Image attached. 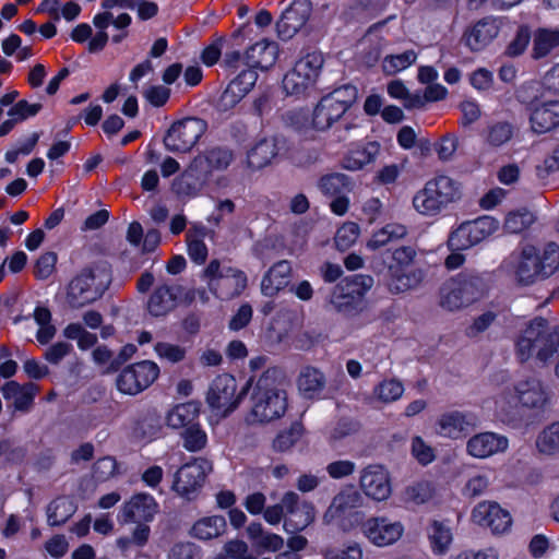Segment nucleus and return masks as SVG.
<instances>
[{
	"mask_svg": "<svg viewBox=\"0 0 559 559\" xmlns=\"http://www.w3.org/2000/svg\"><path fill=\"white\" fill-rule=\"evenodd\" d=\"M536 448L542 454L559 453V423L547 426L536 439Z\"/></svg>",
	"mask_w": 559,
	"mask_h": 559,
	"instance_id": "obj_44",
	"label": "nucleus"
},
{
	"mask_svg": "<svg viewBox=\"0 0 559 559\" xmlns=\"http://www.w3.org/2000/svg\"><path fill=\"white\" fill-rule=\"evenodd\" d=\"M416 59L417 53L412 49L402 53L388 55L382 61V70L388 75H394L411 67Z\"/></svg>",
	"mask_w": 559,
	"mask_h": 559,
	"instance_id": "obj_45",
	"label": "nucleus"
},
{
	"mask_svg": "<svg viewBox=\"0 0 559 559\" xmlns=\"http://www.w3.org/2000/svg\"><path fill=\"white\" fill-rule=\"evenodd\" d=\"M532 130L537 134L551 131L559 126V100H549L533 106L530 115Z\"/></svg>",
	"mask_w": 559,
	"mask_h": 559,
	"instance_id": "obj_28",
	"label": "nucleus"
},
{
	"mask_svg": "<svg viewBox=\"0 0 559 559\" xmlns=\"http://www.w3.org/2000/svg\"><path fill=\"white\" fill-rule=\"evenodd\" d=\"M277 153L275 139H262L248 151L247 167L251 170H260L270 165Z\"/></svg>",
	"mask_w": 559,
	"mask_h": 559,
	"instance_id": "obj_33",
	"label": "nucleus"
},
{
	"mask_svg": "<svg viewBox=\"0 0 559 559\" xmlns=\"http://www.w3.org/2000/svg\"><path fill=\"white\" fill-rule=\"evenodd\" d=\"M311 11L310 0H294L276 23L277 35H296L308 22Z\"/></svg>",
	"mask_w": 559,
	"mask_h": 559,
	"instance_id": "obj_22",
	"label": "nucleus"
},
{
	"mask_svg": "<svg viewBox=\"0 0 559 559\" xmlns=\"http://www.w3.org/2000/svg\"><path fill=\"white\" fill-rule=\"evenodd\" d=\"M302 426L300 424H294L292 427L277 435L273 441V448L276 451H287L290 449L301 437Z\"/></svg>",
	"mask_w": 559,
	"mask_h": 559,
	"instance_id": "obj_54",
	"label": "nucleus"
},
{
	"mask_svg": "<svg viewBox=\"0 0 559 559\" xmlns=\"http://www.w3.org/2000/svg\"><path fill=\"white\" fill-rule=\"evenodd\" d=\"M39 386L33 382L20 384L16 381H8L1 388V393L7 401H13L16 411L28 412Z\"/></svg>",
	"mask_w": 559,
	"mask_h": 559,
	"instance_id": "obj_29",
	"label": "nucleus"
},
{
	"mask_svg": "<svg viewBox=\"0 0 559 559\" xmlns=\"http://www.w3.org/2000/svg\"><path fill=\"white\" fill-rule=\"evenodd\" d=\"M508 447L507 437L495 432H480L468 439L466 452L473 457L486 459L504 452Z\"/></svg>",
	"mask_w": 559,
	"mask_h": 559,
	"instance_id": "obj_26",
	"label": "nucleus"
},
{
	"mask_svg": "<svg viewBox=\"0 0 559 559\" xmlns=\"http://www.w3.org/2000/svg\"><path fill=\"white\" fill-rule=\"evenodd\" d=\"M547 401L546 392L539 380L530 378L518 382L514 394L502 392L496 400L497 409L508 415L519 403L527 408H539Z\"/></svg>",
	"mask_w": 559,
	"mask_h": 559,
	"instance_id": "obj_10",
	"label": "nucleus"
},
{
	"mask_svg": "<svg viewBox=\"0 0 559 559\" xmlns=\"http://www.w3.org/2000/svg\"><path fill=\"white\" fill-rule=\"evenodd\" d=\"M116 468L115 459L110 456L102 457L93 466V477L97 481H105L115 475Z\"/></svg>",
	"mask_w": 559,
	"mask_h": 559,
	"instance_id": "obj_63",
	"label": "nucleus"
},
{
	"mask_svg": "<svg viewBox=\"0 0 559 559\" xmlns=\"http://www.w3.org/2000/svg\"><path fill=\"white\" fill-rule=\"evenodd\" d=\"M404 392L402 382L396 379L381 381L373 389V396L382 403H392L397 401Z\"/></svg>",
	"mask_w": 559,
	"mask_h": 559,
	"instance_id": "obj_47",
	"label": "nucleus"
},
{
	"mask_svg": "<svg viewBox=\"0 0 559 559\" xmlns=\"http://www.w3.org/2000/svg\"><path fill=\"white\" fill-rule=\"evenodd\" d=\"M247 534L257 547L265 550L277 551L284 545L282 536L266 532L259 522L250 523L247 527Z\"/></svg>",
	"mask_w": 559,
	"mask_h": 559,
	"instance_id": "obj_39",
	"label": "nucleus"
},
{
	"mask_svg": "<svg viewBox=\"0 0 559 559\" xmlns=\"http://www.w3.org/2000/svg\"><path fill=\"white\" fill-rule=\"evenodd\" d=\"M498 228L499 222L488 215L464 222L450 234L448 247L455 251L469 249L495 234Z\"/></svg>",
	"mask_w": 559,
	"mask_h": 559,
	"instance_id": "obj_9",
	"label": "nucleus"
},
{
	"mask_svg": "<svg viewBox=\"0 0 559 559\" xmlns=\"http://www.w3.org/2000/svg\"><path fill=\"white\" fill-rule=\"evenodd\" d=\"M285 373L280 368H269L258 379L251 396V412L247 421L266 423L282 417L287 408L284 390Z\"/></svg>",
	"mask_w": 559,
	"mask_h": 559,
	"instance_id": "obj_1",
	"label": "nucleus"
},
{
	"mask_svg": "<svg viewBox=\"0 0 559 559\" xmlns=\"http://www.w3.org/2000/svg\"><path fill=\"white\" fill-rule=\"evenodd\" d=\"M284 507H286V516L284 528L287 533H297L308 527L316 518V511L312 503L301 501L294 491L284 495Z\"/></svg>",
	"mask_w": 559,
	"mask_h": 559,
	"instance_id": "obj_17",
	"label": "nucleus"
},
{
	"mask_svg": "<svg viewBox=\"0 0 559 559\" xmlns=\"http://www.w3.org/2000/svg\"><path fill=\"white\" fill-rule=\"evenodd\" d=\"M514 135V126L508 121H496L485 130V143L493 148H498L509 143Z\"/></svg>",
	"mask_w": 559,
	"mask_h": 559,
	"instance_id": "obj_42",
	"label": "nucleus"
},
{
	"mask_svg": "<svg viewBox=\"0 0 559 559\" xmlns=\"http://www.w3.org/2000/svg\"><path fill=\"white\" fill-rule=\"evenodd\" d=\"M559 53V37H533L531 57L539 60Z\"/></svg>",
	"mask_w": 559,
	"mask_h": 559,
	"instance_id": "obj_51",
	"label": "nucleus"
},
{
	"mask_svg": "<svg viewBox=\"0 0 559 559\" xmlns=\"http://www.w3.org/2000/svg\"><path fill=\"white\" fill-rule=\"evenodd\" d=\"M158 511V503L153 496L140 492L124 502L119 514L123 523H146L153 521Z\"/></svg>",
	"mask_w": 559,
	"mask_h": 559,
	"instance_id": "obj_21",
	"label": "nucleus"
},
{
	"mask_svg": "<svg viewBox=\"0 0 559 559\" xmlns=\"http://www.w3.org/2000/svg\"><path fill=\"white\" fill-rule=\"evenodd\" d=\"M111 281L106 263H94L83 267L68 284L67 302L79 309L99 299Z\"/></svg>",
	"mask_w": 559,
	"mask_h": 559,
	"instance_id": "obj_3",
	"label": "nucleus"
},
{
	"mask_svg": "<svg viewBox=\"0 0 559 559\" xmlns=\"http://www.w3.org/2000/svg\"><path fill=\"white\" fill-rule=\"evenodd\" d=\"M475 426V418L469 413L450 411L441 414L436 423V432L444 438L461 439Z\"/></svg>",
	"mask_w": 559,
	"mask_h": 559,
	"instance_id": "obj_23",
	"label": "nucleus"
},
{
	"mask_svg": "<svg viewBox=\"0 0 559 559\" xmlns=\"http://www.w3.org/2000/svg\"><path fill=\"white\" fill-rule=\"evenodd\" d=\"M72 350V344L64 341H60L46 348L44 353V358L51 365H58Z\"/></svg>",
	"mask_w": 559,
	"mask_h": 559,
	"instance_id": "obj_62",
	"label": "nucleus"
},
{
	"mask_svg": "<svg viewBox=\"0 0 559 559\" xmlns=\"http://www.w3.org/2000/svg\"><path fill=\"white\" fill-rule=\"evenodd\" d=\"M432 497V488L429 483L421 481L412 485L405 490V498L407 501L415 504L427 502Z\"/></svg>",
	"mask_w": 559,
	"mask_h": 559,
	"instance_id": "obj_58",
	"label": "nucleus"
},
{
	"mask_svg": "<svg viewBox=\"0 0 559 559\" xmlns=\"http://www.w3.org/2000/svg\"><path fill=\"white\" fill-rule=\"evenodd\" d=\"M353 186L352 178L341 173L322 176L318 182L319 190L329 198L349 193L353 190Z\"/></svg>",
	"mask_w": 559,
	"mask_h": 559,
	"instance_id": "obj_38",
	"label": "nucleus"
},
{
	"mask_svg": "<svg viewBox=\"0 0 559 559\" xmlns=\"http://www.w3.org/2000/svg\"><path fill=\"white\" fill-rule=\"evenodd\" d=\"M205 229H189L187 233V246H188V254L190 259L201 264L205 262L207 258V247L204 242Z\"/></svg>",
	"mask_w": 559,
	"mask_h": 559,
	"instance_id": "obj_43",
	"label": "nucleus"
},
{
	"mask_svg": "<svg viewBox=\"0 0 559 559\" xmlns=\"http://www.w3.org/2000/svg\"><path fill=\"white\" fill-rule=\"evenodd\" d=\"M345 111L341 109V106L336 100L331 98H326L325 96L321 98L313 110L312 115V124L319 131H324L329 129L335 121H337Z\"/></svg>",
	"mask_w": 559,
	"mask_h": 559,
	"instance_id": "obj_34",
	"label": "nucleus"
},
{
	"mask_svg": "<svg viewBox=\"0 0 559 559\" xmlns=\"http://www.w3.org/2000/svg\"><path fill=\"white\" fill-rule=\"evenodd\" d=\"M360 488L366 496L377 501H383L391 495L388 472L381 465H369L361 471Z\"/></svg>",
	"mask_w": 559,
	"mask_h": 559,
	"instance_id": "obj_25",
	"label": "nucleus"
},
{
	"mask_svg": "<svg viewBox=\"0 0 559 559\" xmlns=\"http://www.w3.org/2000/svg\"><path fill=\"white\" fill-rule=\"evenodd\" d=\"M234 152L225 146H215L205 150L197 155L188 168L176 179L174 187L179 194H191L195 185L189 182L193 179L198 183H204L213 171H222L228 168L233 163Z\"/></svg>",
	"mask_w": 559,
	"mask_h": 559,
	"instance_id": "obj_4",
	"label": "nucleus"
},
{
	"mask_svg": "<svg viewBox=\"0 0 559 559\" xmlns=\"http://www.w3.org/2000/svg\"><path fill=\"white\" fill-rule=\"evenodd\" d=\"M463 198L462 183L447 175L427 180L412 198L414 211L423 217L436 218Z\"/></svg>",
	"mask_w": 559,
	"mask_h": 559,
	"instance_id": "obj_2",
	"label": "nucleus"
},
{
	"mask_svg": "<svg viewBox=\"0 0 559 559\" xmlns=\"http://www.w3.org/2000/svg\"><path fill=\"white\" fill-rule=\"evenodd\" d=\"M226 520L222 515H213L200 519L194 523L191 535L201 540L216 538L225 533Z\"/></svg>",
	"mask_w": 559,
	"mask_h": 559,
	"instance_id": "obj_37",
	"label": "nucleus"
},
{
	"mask_svg": "<svg viewBox=\"0 0 559 559\" xmlns=\"http://www.w3.org/2000/svg\"><path fill=\"white\" fill-rule=\"evenodd\" d=\"M429 539L433 552L444 554L452 542V533L449 527L435 521L430 526Z\"/></svg>",
	"mask_w": 559,
	"mask_h": 559,
	"instance_id": "obj_48",
	"label": "nucleus"
},
{
	"mask_svg": "<svg viewBox=\"0 0 559 559\" xmlns=\"http://www.w3.org/2000/svg\"><path fill=\"white\" fill-rule=\"evenodd\" d=\"M361 531L371 544L384 547L399 540L404 527L386 518H369L361 524Z\"/></svg>",
	"mask_w": 559,
	"mask_h": 559,
	"instance_id": "obj_19",
	"label": "nucleus"
},
{
	"mask_svg": "<svg viewBox=\"0 0 559 559\" xmlns=\"http://www.w3.org/2000/svg\"><path fill=\"white\" fill-rule=\"evenodd\" d=\"M209 292L221 300H230L240 296L248 285L247 274L230 265L227 261L213 259L201 273Z\"/></svg>",
	"mask_w": 559,
	"mask_h": 559,
	"instance_id": "obj_6",
	"label": "nucleus"
},
{
	"mask_svg": "<svg viewBox=\"0 0 559 559\" xmlns=\"http://www.w3.org/2000/svg\"><path fill=\"white\" fill-rule=\"evenodd\" d=\"M250 385L251 381H248L237 394V381L235 377L229 373L218 374L210 384L206 402L211 408L227 415L239 405Z\"/></svg>",
	"mask_w": 559,
	"mask_h": 559,
	"instance_id": "obj_11",
	"label": "nucleus"
},
{
	"mask_svg": "<svg viewBox=\"0 0 559 559\" xmlns=\"http://www.w3.org/2000/svg\"><path fill=\"white\" fill-rule=\"evenodd\" d=\"M512 266L516 280L528 285L542 277L538 266V251L534 246H524L519 253H512L507 261Z\"/></svg>",
	"mask_w": 559,
	"mask_h": 559,
	"instance_id": "obj_20",
	"label": "nucleus"
},
{
	"mask_svg": "<svg viewBox=\"0 0 559 559\" xmlns=\"http://www.w3.org/2000/svg\"><path fill=\"white\" fill-rule=\"evenodd\" d=\"M359 236V226L354 222L344 223L335 234V246L338 250L349 249Z\"/></svg>",
	"mask_w": 559,
	"mask_h": 559,
	"instance_id": "obj_52",
	"label": "nucleus"
},
{
	"mask_svg": "<svg viewBox=\"0 0 559 559\" xmlns=\"http://www.w3.org/2000/svg\"><path fill=\"white\" fill-rule=\"evenodd\" d=\"M58 261L57 253L48 251L43 253L36 261L34 267V275L38 280H47L56 271V264Z\"/></svg>",
	"mask_w": 559,
	"mask_h": 559,
	"instance_id": "obj_55",
	"label": "nucleus"
},
{
	"mask_svg": "<svg viewBox=\"0 0 559 559\" xmlns=\"http://www.w3.org/2000/svg\"><path fill=\"white\" fill-rule=\"evenodd\" d=\"M200 415V403L189 401L173 407L166 416L167 426L173 429L188 428L195 425L194 421Z\"/></svg>",
	"mask_w": 559,
	"mask_h": 559,
	"instance_id": "obj_35",
	"label": "nucleus"
},
{
	"mask_svg": "<svg viewBox=\"0 0 559 559\" xmlns=\"http://www.w3.org/2000/svg\"><path fill=\"white\" fill-rule=\"evenodd\" d=\"M336 100L343 111H347L357 97V91L352 85H344L325 96Z\"/></svg>",
	"mask_w": 559,
	"mask_h": 559,
	"instance_id": "obj_61",
	"label": "nucleus"
},
{
	"mask_svg": "<svg viewBox=\"0 0 559 559\" xmlns=\"http://www.w3.org/2000/svg\"><path fill=\"white\" fill-rule=\"evenodd\" d=\"M325 382L324 374L318 368L307 366L301 369L297 378V388L302 397L313 400L320 396Z\"/></svg>",
	"mask_w": 559,
	"mask_h": 559,
	"instance_id": "obj_32",
	"label": "nucleus"
},
{
	"mask_svg": "<svg viewBox=\"0 0 559 559\" xmlns=\"http://www.w3.org/2000/svg\"><path fill=\"white\" fill-rule=\"evenodd\" d=\"M155 352L159 358L173 364L179 362L186 357V349L183 347L167 342H158L155 345Z\"/></svg>",
	"mask_w": 559,
	"mask_h": 559,
	"instance_id": "obj_57",
	"label": "nucleus"
},
{
	"mask_svg": "<svg viewBox=\"0 0 559 559\" xmlns=\"http://www.w3.org/2000/svg\"><path fill=\"white\" fill-rule=\"evenodd\" d=\"M183 448L190 452H198L207 443L206 432L199 424L191 425L181 432Z\"/></svg>",
	"mask_w": 559,
	"mask_h": 559,
	"instance_id": "obj_50",
	"label": "nucleus"
},
{
	"mask_svg": "<svg viewBox=\"0 0 559 559\" xmlns=\"http://www.w3.org/2000/svg\"><path fill=\"white\" fill-rule=\"evenodd\" d=\"M538 266L542 277H549L559 269V246L547 243L542 253H538Z\"/></svg>",
	"mask_w": 559,
	"mask_h": 559,
	"instance_id": "obj_46",
	"label": "nucleus"
},
{
	"mask_svg": "<svg viewBox=\"0 0 559 559\" xmlns=\"http://www.w3.org/2000/svg\"><path fill=\"white\" fill-rule=\"evenodd\" d=\"M317 81L311 75L292 68L283 78V88L288 95L300 96L314 87Z\"/></svg>",
	"mask_w": 559,
	"mask_h": 559,
	"instance_id": "obj_41",
	"label": "nucleus"
},
{
	"mask_svg": "<svg viewBox=\"0 0 559 559\" xmlns=\"http://www.w3.org/2000/svg\"><path fill=\"white\" fill-rule=\"evenodd\" d=\"M281 39L282 46L267 37L251 45L245 52L246 64L250 68L267 70L275 64L281 55L287 58V51L296 49L297 46L294 47L295 41L292 40V37H281Z\"/></svg>",
	"mask_w": 559,
	"mask_h": 559,
	"instance_id": "obj_13",
	"label": "nucleus"
},
{
	"mask_svg": "<svg viewBox=\"0 0 559 559\" xmlns=\"http://www.w3.org/2000/svg\"><path fill=\"white\" fill-rule=\"evenodd\" d=\"M373 286L370 275L357 274L338 282L330 296L333 309L344 316L353 317L360 313L365 307V296Z\"/></svg>",
	"mask_w": 559,
	"mask_h": 559,
	"instance_id": "obj_8",
	"label": "nucleus"
},
{
	"mask_svg": "<svg viewBox=\"0 0 559 559\" xmlns=\"http://www.w3.org/2000/svg\"><path fill=\"white\" fill-rule=\"evenodd\" d=\"M168 559H200L201 550L200 548L190 542L186 543H177L175 544L168 555Z\"/></svg>",
	"mask_w": 559,
	"mask_h": 559,
	"instance_id": "obj_59",
	"label": "nucleus"
},
{
	"mask_svg": "<svg viewBox=\"0 0 559 559\" xmlns=\"http://www.w3.org/2000/svg\"><path fill=\"white\" fill-rule=\"evenodd\" d=\"M183 294V287L177 284H157L148 300L147 311L154 317H163L173 311Z\"/></svg>",
	"mask_w": 559,
	"mask_h": 559,
	"instance_id": "obj_24",
	"label": "nucleus"
},
{
	"mask_svg": "<svg viewBox=\"0 0 559 559\" xmlns=\"http://www.w3.org/2000/svg\"><path fill=\"white\" fill-rule=\"evenodd\" d=\"M292 274L290 263L286 260L275 263L263 276L261 283L262 294L269 297L275 296L289 283Z\"/></svg>",
	"mask_w": 559,
	"mask_h": 559,
	"instance_id": "obj_31",
	"label": "nucleus"
},
{
	"mask_svg": "<svg viewBox=\"0 0 559 559\" xmlns=\"http://www.w3.org/2000/svg\"><path fill=\"white\" fill-rule=\"evenodd\" d=\"M40 103L29 104L27 100L22 99L13 105L8 115L14 117L17 122L23 121L27 118L36 116L41 109Z\"/></svg>",
	"mask_w": 559,
	"mask_h": 559,
	"instance_id": "obj_60",
	"label": "nucleus"
},
{
	"mask_svg": "<svg viewBox=\"0 0 559 559\" xmlns=\"http://www.w3.org/2000/svg\"><path fill=\"white\" fill-rule=\"evenodd\" d=\"M533 223V214L526 210L511 212L504 221V228L509 233L518 234L527 228Z\"/></svg>",
	"mask_w": 559,
	"mask_h": 559,
	"instance_id": "obj_53",
	"label": "nucleus"
},
{
	"mask_svg": "<svg viewBox=\"0 0 559 559\" xmlns=\"http://www.w3.org/2000/svg\"><path fill=\"white\" fill-rule=\"evenodd\" d=\"M502 19L492 15L485 16L471 26H468L463 35H498L502 31Z\"/></svg>",
	"mask_w": 559,
	"mask_h": 559,
	"instance_id": "obj_49",
	"label": "nucleus"
},
{
	"mask_svg": "<svg viewBox=\"0 0 559 559\" xmlns=\"http://www.w3.org/2000/svg\"><path fill=\"white\" fill-rule=\"evenodd\" d=\"M75 511L76 506L72 498L67 496L57 497L47 507V522L50 526L62 525L75 513Z\"/></svg>",
	"mask_w": 559,
	"mask_h": 559,
	"instance_id": "obj_36",
	"label": "nucleus"
},
{
	"mask_svg": "<svg viewBox=\"0 0 559 559\" xmlns=\"http://www.w3.org/2000/svg\"><path fill=\"white\" fill-rule=\"evenodd\" d=\"M516 356L520 361H526L534 354L546 362L559 348V328H551L543 318L532 320L519 336Z\"/></svg>",
	"mask_w": 559,
	"mask_h": 559,
	"instance_id": "obj_5",
	"label": "nucleus"
},
{
	"mask_svg": "<svg viewBox=\"0 0 559 559\" xmlns=\"http://www.w3.org/2000/svg\"><path fill=\"white\" fill-rule=\"evenodd\" d=\"M484 280L469 272H461L451 277L440 288V306L456 311L479 300L485 294Z\"/></svg>",
	"mask_w": 559,
	"mask_h": 559,
	"instance_id": "obj_7",
	"label": "nucleus"
},
{
	"mask_svg": "<svg viewBox=\"0 0 559 559\" xmlns=\"http://www.w3.org/2000/svg\"><path fill=\"white\" fill-rule=\"evenodd\" d=\"M213 471V464L205 457H195L183 464L175 474L173 489L182 497L190 498V495L200 490L207 475Z\"/></svg>",
	"mask_w": 559,
	"mask_h": 559,
	"instance_id": "obj_15",
	"label": "nucleus"
},
{
	"mask_svg": "<svg viewBox=\"0 0 559 559\" xmlns=\"http://www.w3.org/2000/svg\"><path fill=\"white\" fill-rule=\"evenodd\" d=\"M361 504V496L354 488H346L337 493L324 514V520L330 521L340 513L358 508Z\"/></svg>",
	"mask_w": 559,
	"mask_h": 559,
	"instance_id": "obj_40",
	"label": "nucleus"
},
{
	"mask_svg": "<svg viewBox=\"0 0 559 559\" xmlns=\"http://www.w3.org/2000/svg\"><path fill=\"white\" fill-rule=\"evenodd\" d=\"M412 454L423 465H427L435 460V450L420 437L413 438Z\"/></svg>",
	"mask_w": 559,
	"mask_h": 559,
	"instance_id": "obj_64",
	"label": "nucleus"
},
{
	"mask_svg": "<svg viewBox=\"0 0 559 559\" xmlns=\"http://www.w3.org/2000/svg\"><path fill=\"white\" fill-rule=\"evenodd\" d=\"M206 131V123L200 118H186L169 128L164 138L165 147L174 153L189 152Z\"/></svg>",
	"mask_w": 559,
	"mask_h": 559,
	"instance_id": "obj_14",
	"label": "nucleus"
},
{
	"mask_svg": "<svg viewBox=\"0 0 559 559\" xmlns=\"http://www.w3.org/2000/svg\"><path fill=\"white\" fill-rule=\"evenodd\" d=\"M296 49L287 51L288 57L295 51L299 50V58L296 60L293 68L301 73L311 75V79L318 81L321 70L324 64V58L322 52L314 46H305L300 43H295Z\"/></svg>",
	"mask_w": 559,
	"mask_h": 559,
	"instance_id": "obj_30",
	"label": "nucleus"
},
{
	"mask_svg": "<svg viewBox=\"0 0 559 559\" xmlns=\"http://www.w3.org/2000/svg\"><path fill=\"white\" fill-rule=\"evenodd\" d=\"M255 68L248 67L242 69L239 74L229 83L235 85L236 93L243 97L251 91L258 80V73L254 71Z\"/></svg>",
	"mask_w": 559,
	"mask_h": 559,
	"instance_id": "obj_56",
	"label": "nucleus"
},
{
	"mask_svg": "<svg viewBox=\"0 0 559 559\" xmlns=\"http://www.w3.org/2000/svg\"><path fill=\"white\" fill-rule=\"evenodd\" d=\"M381 153V145L376 141L355 144L348 150L341 162L342 168L349 171L364 169L373 164Z\"/></svg>",
	"mask_w": 559,
	"mask_h": 559,
	"instance_id": "obj_27",
	"label": "nucleus"
},
{
	"mask_svg": "<svg viewBox=\"0 0 559 559\" xmlns=\"http://www.w3.org/2000/svg\"><path fill=\"white\" fill-rule=\"evenodd\" d=\"M159 368L151 360H143L124 368L117 378L120 392L135 395L148 388L158 377Z\"/></svg>",
	"mask_w": 559,
	"mask_h": 559,
	"instance_id": "obj_16",
	"label": "nucleus"
},
{
	"mask_svg": "<svg viewBox=\"0 0 559 559\" xmlns=\"http://www.w3.org/2000/svg\"><path fill=\"white\" fill-rule=\"evenodd\" d=\"M472 520L495 534L504 533L512 523L510 513L492 501L479 502L472 512Z\"/></svg>",
	"mask_w": 559,
	"mask_h": 559,
	"instance_id": "obj_18",
	"label": "nucleus"
},
{
	"mask_svg": "<svg viewBox=\"0 0 559 559\" xmlns=\"http://www.w3.org/2000/svg\"><path fill=\"white\" fill-rule=\"evenodd\" d=\"M416 257V251L411 246H402L396 248L392 258L395 265H390L389 272L391 278L388 286L392 293H402L414 288L423 278L420 271H409L408 266L413 263Z\"/></svg>",
	"mask_w": 559,
	"mask_h": 559,
	"instance_id": "obj_12",
	"label": "nucleus"
}]
</instances>
